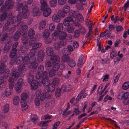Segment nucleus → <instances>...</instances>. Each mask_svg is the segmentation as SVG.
<instances>
[{
    "label": "nucleus",
    "instance_id": "f257e3e1",
    "mask_svg": "<svg viewBox=\"0 0 129 129\" xmlns=\"http://www.w3.org/2000/svg\"><path fill=\"white\" fill-rule=\"evenodd\" d=\"M26 2H24L23 4L21 3L19 4L16 8V10L19 11L22 9V13H19L16 17V20L20 21L23 17L24 18H27L29 17L30 11L26 9L27 5Z\"/></svg>",
    "mask_w": 129,
    "mask_h": 129
},
{
    "label": "nucleus",
    "instance_id": "f03ea898",
    "mask_svg": "<svg viewBox=\"0 0 129 129\" xmlns=\"http://www.w3.org/2000/svg\"><path fill=\"white\" fill-rule=\"evenodd\" d=\"M13 0H7L5 4H4L1 6V10L3 13L0 17L2 21L4 20L7 17L8 14L6 12L9 9H11L13 6L14 2Z\"/></svg>",
    "mask_w": 129,
    "mask_h": 129
},
{
    "label": "nucleus",
    "instance_id": "7ed1b4c3",
    "mask_svg": "<svg viewBox=\"0 0 129 129\" xmlns=\"http://www.w3.org/2000/svg\"><path fill=\"white\" fill-rule=\"evenodd\" d=\"M22 62L23 63H25L27 64L26 66L29 67L30 69H36L37 67L38 64L36 59L35 58L33 60L28 63L29 60V57L28 55H27L22 58Z\"/></svg>",
    "mask_w": 129,
    "mask_h": 129
},
{
    "label": "nucleus",
    "instance_id": "20e7f679",
    "mask_svg": "<svg viewBox=\"0 0 129 129\" xmlns=\"http://www.w3.org/2000/svg\"><path fill=\"white\" fill-rule=\"evenodd\" d=\"M46 1L47 0H41L40 2L41 9L42 11H44L43 15L45 17L49 15L51 12V9L47 7Z\"/></svg>",
    "mask_w": 129,
    "mask_h": 129
},
{
    "label": "nucleus",
    "instance_id": "39448f33",
    "mask_svg": "<svg viewBox=\"0 0 129 129\" xmlns=\"http://www.w3.org/2000/svg\"><path fill=\"white\" fill-rule=\"evenodd\" d=\"M35 35L34 30L32 28H30L28 30V36L29 39V45L32 46L36 42V39L34 38Z\"/></svg>",
    "mask_w": 129,
    "mask_h": 129
},
{
    "label": "nucleus",
    "instance_id": "423d86ee",
    "mask_svg": "<svg viewBox=\"0 0 129 129\" xmlns=\"http://www.w3.org/2000/svg\"><path fill=\"white\" fill-rule=\"evenodd\" d=\"M6 66L4 64H2L0 67V73L3 74L4 73L3 78L1 79L2 81L4 79H6L8 77L10 74V71L9 69H6Z\"/></svg>",
    "mask_w": 129,
    "mask_h": 129
},
{
    "label": "nucleus",
    "instance_id": "0eeeda50",
    "mask_svg": "<svg viewBox=\"0 0 129 129\" xmlns=\"http://www.w3.org/2000/svg\"><path fill=\"white\" fill-rule=\"evenodd\" d=\"M7 18L8 19L7 20V22L5 23L4 25V28L5 30L7 29L8 28L10 25L14 24V22H15V17H12V14L10 13L8 16Z\"/></svg>",
    "mask_w": 129,
    "mask_h": 129
},
{
    "label": "nucleus",
    "instance_id": "6e6552de",
    "mask_svg": "<svg viewBox=\"0 0 129 129\" xmlns=\"http://www.w3.org/2000/svg\"><path fill=\"white\" fill-rule=\"evenodd\" d=\"M21 40L23 43V47L25 48L26 49H28L29 48V43H28V39L27 34L25 33H23L21 37Z\"/></svg>",
    "mask_w": 129,
    "mask_h": 129
},
{
    "label": "nucleus",
    "instance_id": "1a4fd4ad",
    "mask_svg": "<svg viewBox=\"0 0 129 129\" xmlns=\"http://www.w3.org/2000/svg\"><path fill=\"white\" fill-rule=\"evenodd\" d=\"M11 73L12 77H10L9 79V81L10 82L17 80L20 75V73L19 72H17L15 69H14L12 70Z\"/></svg>",
    "mask_w": 129,
    "mask_h": 129
},
{
    "label": "nucleus",
    "instance_id": "9d476101",
    "mask_svg": "<svg viewBox=\"0 0 129 129\" xmlns=\"http://www.w3.org/2000/svg\"><path fill=\"white\" fill-rule=\"evenodd\" d=\"M23 83V80L22 78H19L17 83L15 86V89L18 93H20L21 91L22 85Z\"/></svg>",
    "mask_w": 129,
    "mask_h": 129
},
{
    "label": "nucleus",
    "instance_id": "9b49d317",
    "mask_svg": "<svg viewBox=\"0 0 129 129\" xmlns=\"http://www.w3.org/2000/svg\"><path fill=\"white\" fill-rule=\"evenodd\" d=\"M12 38L9 37L7 34H5L2 37L1 39L2 44H6L9 41H12Z\"/></svg>",
    "mask_w": 129,
    "mask_h": 129
},
{
    "label": "nucleus",
    "instance_id": "f8f14e48",
    "mask_svg": "<svg viewBox=\"0 0 129 129\" xmlns=\"http://www.w3.org/2000/svg\"><path fill=\"white\" fill-rule=\"evenodd\" d=\"M36 70L34 69L33 71H30L28 73V83H31L34 81V74H36Z\"/></svg>",
    "mask_w": 129,
    "mask_h": 129
},
{
    "label": "nucleus",
    "instance_id": "ddd939ff",
    "mask_svg": "<svg viewBox=\"0 0 129 129\" xmlns=\"http://www.w3.org/2000/svg\"><path fill=\"white\" fill-rule=\"evenodd\" d=\"M39 86H41L43 84L44 86L46 87H47L50 83V80L48 78L39 80Z\"/></svg>",
    "mask_w": 129,
    "mask_h": 129
},
{
    "label": "nucleus",
    "instance_id": "4468645a",
    "mask_svg": "<svg viewBox=\"0 0 129 129\" xmlns=\"http://www.w3.org/2000/svg\"><path fill=\"white\" fill-rule=\"evenodd\" d=\"M66 43L63 41H60L59 43H56L54 45V47L56 49L58 50L62 46H63L66 45Z\"/></svg>",
    "mask_w": 129,
    "mask_h": 129
},
{
    "label": "nucleus",
    "instance_id": "2eb2a0df",
    "mask_svg": "<svg viewBox=\"0 0 129 129\" xmlns=\"http://www.w3.org/2000/svg\"><path fill=\"white\" fill-rule=\"evenodd\" d=\"M44 69V66L42 65H40L38 67L37 71L38 73L35 76V77L36 79H39V78H40L41 73L43 71Z\"/></svg>",
    "mask_w": 129,
    "mask_h": 129
},
{
    "label": "nucleus",
    "instance_id": "dca6fc26",
    "mask_svg": "<svg viewBox=\"0 0 129 129\" xmlns=\"http://www.w3.org/2000/svg\"><path fill=\"white\" fill-rule=\"evenodd\" d=\"M71 86L70 85H63L61 87V89L62 91L65 92H69L70 90Z\"/></svg>",
    "mask_w": 129,
    "mask_h": 129
},
{
    "label": "nucleus",
    "instance_id": "f3484780",
    "mask_svg": "<svg viewBox=\"0 0 129 129\" xmlns=\"http://www.w3.org/2000/svg\"><path fill=\"white\" fill-rule=\"evenodd\" d=\"M73 19L70 17H68L66 18L63 21V23L64 25L65 26H69L70 25L71 21H73Z\"/></svg>",
    "mask_w": 129,
    "mask_h": 129
},
{
    "label": "nucleus",
    "instance_id": "a211bd4d",
    "mask_svg": "<svg viewBox=\"0 0 129 129\" xmlns=\"http://www.w3.org/2000/svg\"><path fill=\"white\" fill-rule=\"evenodd\" d=\"M26 65L27 64L25 63H23V64H21L18 68V71L20 73L21 72L25 71L29 67L28 66H26Z\"/></svg>",
    "mask_w": 129,
    "mask_h": 129
},
{
    "label": "nucleus",
    "instance_id": "6ab92c4d",
    "mask_svg": "<svg viewBox=\"0 0 129 129\" xmlns=\"http://www.w3.org/2000/svg\"><path fill=\"white\" fill-rule=\"evenodd\" d=\"M44 57V53L42 51H39L38 54V61L40 62L42 61Z\"/></svg>",
    "mask_w": 129,
    "mask_h": 129
},
{
    "label": "nucleus",
    "instance_id": "aec40b11",
    "mask_svg": "<svg viewBox=\"0 0 129 129\" xmlns=\"http://www.w3.org/2000/svg\"><path fill=\"white\" fill-rule=\"evenodd\" d=\"M51 60L53 63L58 62L60 61L59 57L58 55L54 54L51 56Z\"/></svg>",
    "mask_w": 129,
    "mask_h": 129
},
{
    "label": "nucleus",
    "instance_id": "412c9836",
    "mask_svg": "<svg viewBox=\"0 0 129 129\" xmlns=\"http://www.w3.org/2000/svg\"><path fill=\"white\" fill-rule=\"evenodd\" d=\"M40 83L39 81H37L35 80H34L30 84L31 87V88L33 89H36L38 87V85H39Z\"/></svg>",
    "mask_w": 129,
    "mask_h": 129
},
{
    "label": "nucleus",
    "instance_id": "4be33fe9",
    "mask_svg": "<svg viewBox=\"0 0 129 129\" xmlns=\"http://www.w3.org/2000/svg\"><path fill=\"white\" fill-rule=\"evenodd\" d=\"M106 36H107L108 38H111V33L108 29H106L104 32L101 33L100 35V37H102Z\"/></svg>",
    "mask_w": 129,
    "mask_h": 129
},
{
    "label": "nucleus",
    "instance_id": "5701e85b",
    "mask_svg": "<svg viewBox=\"0 0 129 129\" xmlns=\"http://www.w3.org/2000/svg\"><path fill=\"white\" fill-rule=\"evenodd\" d=\"M33 16H39L40 13L39 11V8L37 7H35L33 9Z\"/></svg>",
    "mask_w": 129,
    "mask_h": 129
},
{
    "label": "nucleus",
    "instance_id": "b1692460",
    "mask_svg": "<svg viewBox=\"0 0 129 129\" xmlns=\"http://www.w3.org/2000/svg\"><path fill=\"white\" fill-rule=\"evenodd\" d=\"M13 17H15V22H14V26H17V28H18L19 27V28L20 27H21L24 24V22L23 21H21L20 22H19V21H17L16 20V16H13ZM14 21H15V20Z\"/></svg>",
    "mask_w": 129,
    "mask_h": 129
},
{
    "label": "nucleus",
    "instance_id": "393cba45",
    "mask_svg": "<svg viewBox=\"0 0 129 129\" xmlns=\"http://www.w3.org/2000/svg\"><path fill=\"white\" fill-rule=\"evenodd\" d=\"M6 44L4 47V50L6 52L8 51L11 47L12 45V42L9 41Z\"/></svg>",
    "mask_w": 129,
    "mask_h": 129
},
{
    "label": "nucleus",
    "instance_id": "a878e982",
    "mask_svg": "<svg viewBox=\"0 0 129 129\" xmlns=\"http://www.w3.org/2000/svg\"><path fill=\"white\" fill-rule=\"evenodd\" d=\"M48 72L45 71L43 72L42 74L40 75V78L39 79V80L42 79H45L46 78H48Z\"/></svg>",
    "mask_w": 129,
    "mask_h": 129
},
{
    "label": "nucleus",
    "instance_id": "bb28decb",
    "mask_svg": "<svg viewBox=\"0 0 129 129\" xmlns=\"http://www.w3.org/2000/svg\"><path fill=\"white\" fill-rule=\"evenodd\" d=\"M21 35V31H16L13 36L14 40L15 41H17Z\"/></svg>",
    "mask_w": 129,
    "mask_h": 129
},
{
    "label": "nucleus",
    "instance_id": "cd10ccee",
    "mask_svg": "<svg viewBox=\"0 0 129 129\" xmlns=\"http://www.w3.org/2000/svg\"><path fill=\"white\" fill-rule=\"evenodd\" d=\"M68 62V64L70 67H74L76 65V62L75 60L73 59H70Z\"/></svg>",
    "mask_w": 129,
    "mask_h": 129
},
{
    "label": "nucleus",
    "instance_id": "c85d7f7f",
    "mask_svg": "<svg viewBox=\"0 0 129 129\" xmlns=\"http://www.w3.org/2000/svg\"><path fill=\"white\" fill-rule=\"evenodd\" d=\"M67 36V33L64 32L63 31L59 35V38L60 40L63 41V40L66 39Z\"/></svg>",
    "mask_w": 129,
    "mask_h": 129
},
{
    "label": "nucleus",
    "instance_id": "c756f323",
    "mask_svg": "<svg viewBox=\"0 0 129 129\" xmlns=\"http://www.w3.org/2000/svg\"><path fill=\"white\" fill-rule=\"evenodd\" d=\"M50 35L49 31L48 30H46L43 34V38L46 40L49 37Z\"/></svg>",
    "mask_w": 129,
    "mask_h": 129
},
{
    "label": "nucleus",
    "instance_id": "7c9ffc66",
    "mask_svg": "<svg viewBox=\"0 0 129 129\" xmlns=\"http://www.w3.org/2000/svg\"><path fill=\"white\" fill-rule=\"evenodd\" d=\"M52 18L53 20L56 22H59L60 21V17L56 14L54 15Z\"/></svg>",
    "mask_w": 129,
    "mask_h": 129
},
{
    "label": "nucleus",
    "instance_id": "2f4dec72",
    "mask_svg": "<svg viewBox=\"0 0 129 129\" xmlns=\"http://www.w3.org/2000/svg\"><path fill=\"white\" fill-rule=\"evenodd\" d=\"M129 98V92H126L122 94L121 96V99H124V101L125 100H127Z\"/></svg>",
    "mask_w": 129,
    "mask_h": 129
},
{
    "label": "nucleus",
    "instance_id": "473e14b6",
    "mask_svg": "<svg viewBox=\"0 0 129 129\" xmlns=\"http://www.w3.org/2000/svg\"><path fill=\"white\" fill-rule=\"evenodd\" d=\"M46 52L48 55L51 56L53 54V49L50 47H48L46 49Z\"/></svg>",
    "mask_w": 129,
    "mask_h": 129
},
{
    "label": "nucleus",
    "instance_id": "72a5a7b5",
    "mask_svg": "<svg viewBox=\"0 0 129 129\" xmlns=\"http://www.w3.org/2000/svg\"><path fill=\"white\" fill-rule=\"evenodd\" d=\"M46 23L45 20H43L41 21L40 23L39 27L40 29L41 30L43 29L45 26Z\"/></svg>",
    "mask_w": 129,
    "mask_h": 129
},
{
    "label": "nucleus",
    "instance_id": "f704fd0d",
    "mask_svg": "<svg viewBox=\"0 0 129 129\" xmlns=\"http://www.w3.org/2000/svg\"><path fill=\"white\" fill-rule=\"evenodd\" d=\"M17 52V50L12 49L9 54V56L11 58H13L15 56Z\"/></svg>",
    "mask_w": 129,
    "mask_h": 129
},
{
    "label": "nucleus",
    "instance_id": "c9c22d12",
    "mask_svg": "<svg viewBox=\"0 0 129 129\" xmlns=\"http://www.w3.org/2000/svg\"><path fill=\"white\" fill-rule=\"evenodd\" d=\"M55 86L52 83L50 84L48 86V90L50 92H52L55 89Z\"/></svg>",
    "mask_w": 129,
    "mask_h": 129
},
{
    "label": "nucleus",
    "instance_id": "e433bc0d",
    "mask_svg": "<svg viewBox=\"0 0 129 129\" xmlns=\"http://www.w3.org/2000/svg\"><path fill=\"white\" fill-rule=\"evenodd\" d=\"M62 61L65 62H67L69 60L70 58L68 55H63L62 57Z\"/></svg>",
    "mask_w": 129,
    "mask_h": 129
},
{
    "label": "nucleus",
    "instance_id": "4c0bfd02",
    "mask_svg": "<svg viewBox=\"0 0 129 129\" xmlns=\"http://www.w3.org/2000/svg\"><path fill=\"white\" fill-rule=\"evenodd\" d=\"M20 99L18 96H16L14 98L13 101V103L15 105H18L19 103Z\"/></svg>",
    "mask_w": 129,
    "mask_h": 129
},
{
    "label": "nucleus",
    "instance_id": "58836bf2",
    "mask_svg": "<svg viewBox=\"0 0 129 129\" xmlns=\"http://www.w3.org/2000/svg\"><path fill=\"white\" fill-rule=\"evenodd\" d=\"M58 33L56 32V31H55L52 35V40H54L57 39L59 36Z\"/></svg>",
    "mask_w": 129,
    "mask_h": 129
},
{
    "label": "nucleus",
    "instance_id": "ea45409f",
    "mask_svg": "<svg viewBox=\"0 0 129 129\" xmlns=\"http://www.w3.org/2000/svg\"><path fill=\"white\" fill-rule=\"evenodd\" d=\"M15 63L16 64H19L22 61V57L20 56H19L16 57H15Z\"/></svg>",
    "mask_w": 129,
    "mask_h": 129
},
{
    "label": "nucleus",
    "instance_id": "a19ab883",
    "mask_svg": "<svg viewBox=\"0 0 129 129\" xmlns=\"http://www.w3.org/2000/svg\"><path fill=\"white\" fill-rule=\"evenodd\" d=\"M35 43L36 42L33 44L32 45L34 44V45L33 46L32 48L33 49H34L35 50L36 49H37L38 48H40L42 45L40 43Z\"/></svg>",
    "mask_w": 129,
    "mask_h": 129
},
{
    "label": "nucleus",
    "instance_id": "79ce46f5",
    "mask_svg": "<svg viewBox=\"0 0 129 129\" xmlns=\"http://www.w3.org/2000/svg\"><path fill=\"white\" fill-rule=\"evenodd\" d=\"M28 97V94L25 92L23 93L21 96V100H26Z\"/></svg>",
    "mask_w": 129,
    "mask_h": 129
},
{
    "label": "nucleus",
    "instance_id": "37998d69",
    "mask_svg": "<svg viewBox=\"0 0 129 129\" xmlns=\"http://www.w3.org/2000/svg\"><path fill=\"white\" fill-rule=\"evenodd\" d=\"M62 53L63 55H68L70 54V53L69 51H68V49L64 48L62 50Z\"/></svg>",
    "mask_w": 129,
    "mask_h": 129
},
{
    "label": "nucleus",
    "instance_id": "c03bdc74",
    "mask_svg": "<svg viewBox=\"0 0 129 129\" xmlns=\"http://www.w3.org/2000/svg\"><path fill=\"white\" fill-rule=\"evenodd\" d=\"M61 89L59 88H57L56 90L55 95L57 97H59L61 95Z\"/></svg>",
    "mask_w": 129,
    "mask_h": 129
},
{
    "label": "nucleus",
    "instance_id": "a18cd8bd",
    "mask_svg": "<svg viewBox=\"0 0 129 129\" xmlns=\"http://www.w3.org/2000/svg\"><path fill=\"white\" fill-rule=\"evenodd\" d=\"M129 87V82H127L124 83L122 85V88L124 90L128 89Z\"/></svg>",
    "mask_w": 129,
    "mask_h": 129
},
{
    "label": "nucleus",
    "instance_id": "49530a36",
    "mask_svg": "<svg viewBox=\"0 0 129 129\" xmlns=\"http://www.w3.org/2000/svg\"><path fill=\"white\" fill-rule=\"evenodd\" d=\"M51 66V62L49 61H47L45 63V67L46 69L47 70H48Z\"/></svg>",
    "mask_w": 129,
    "mask_h": 129
},
{
    "label": "nucleus",
    "instance_id": "de8ad7c7",
    "mask_svg": "<svg viewBox=\"0 0 129 129\" xmlns=\"http://www.w3.org/2000/svg\"><path fill=\"white\" fill-rule=\"evenodd\" d=\"M50 5L51 7H55L57 3V0H50Z\"/></svg>",
    "mask_w": 129,
    "mask_h": 129
},
{
    "label": "nucleus",
    "instance_id": "09e8293b",
    "mask_svg": "<svg viewBox=\"0 0 129 129\" xmlns=\"http://www.w3.org/2000/svg\"><path fill=\"white\" fill-rule=\"evenodd\" d=\"M51 121V120L45 121H41L40 122L41 125L43 127H47L48 126L47 123H49Z\"/></svg>",
    "mask_w": 129,
    "mask_h": 129
},
{
    "label": "nucleus",
    "instance_id": "8fccbe9b",
    "mask_svg": "<svg viewBox=\"0 0 129 129\" xmlns=\"http://www.w3.org/2000/svg\"><path fill=\"white\" fill-rule=\"evenodd\" d=\"M57 31L59 32L62 31L63 29V24L62 23H59L57 26Z\"/></svg>",
    "mask_w": 129,
    "mask_h": 129
},
{
    "label": "nucleus",
    "instance_id": "3c124183",
    "mask_svg": "<svg viewBox=\"0 0 129 129\" xmlns=\"http://www.w3.org/2000/svg\"><path fill=\"white\" fill-rule=\"evenodd\" d=\"M28 28V26L26 25H23L21 28V32L25 33Z\"/></svg>",
    "mask_w": 129,
    "mask_h": 129
},
{
    "label": "nucleus",
    "instance_id": "603ef678",
    "mask_svg": "<svg viewBox=\"0 0 129 129\" xmlns=\"http://www.w3.org/2000/svg\"><path fill=\"white\" fill-rule=\"evenodd\" d=\"M76 17L77 19L80 21H82L83 20V18L82 15L79 13L76 14Z\"/></svg>",
    "mask_w": 129,
    "mask_h": 129
},
{
    "label": "nucleus",
    "instance_id": "864d4df0",
    "mask_svg": "<svg viewBox=\"0 0 129 129\" xmlns=\"http://www.w3.org/2000/svg\"><path fill=\"white\" fill-rule=\"evenodd\" d=\"M59 64L57 63H56L54 64L52 67V69L55 71H56L59 69Z\"/></svg>",
    "mask_w": 129,
    "mask_h": 129
},
{
    "label": "nucleus",
    "instance_id": "5fc2aeb1",
    "mask_svg": "<svg viewBox=\"0 0 129 129\" xmlns=\"http://www.w3.org/2000/svg\"><path fill=\"white\" fill-rule=\"evenodd\" d=\"M59 79L57 78H54L53 81V83L55 86L57 85L59 83Z\"/></svg>",
    "mask_w": 129,
    "mask_h": 129
},
{
    "label": "nucleus",
    "instance_id": "6e6d98bb",
    "mask_svg": "<svg viewBox=\"0 0 129 129\" xmlns=\"http://www.w3.org/2000/svg\"><path fill=\"white\" fill-rule=\"evenodd\" d=\"M70 7L68 6H65L62 9L63 11L66 13H67L70 11Z\"/></svg>",
    "mask_w": 129,
    "mask_h": 129
},
{
    "label": "nucleus",
    "instance_id": "4d7b16f0",
    "mask_svg": "<svg viewBox=\"0 0 129 129\" xmlns=\"http://www.w3.org/2000/svg\"><path fill=\"white\" fill-rule=\"evenodd\" d=\"M111 59H112L113 58L117 56V52L115 50L113 51L110 54Z\"/></svg>",
    "mask_w": 129,
    "mask_h": 129
},
{
    "label": "nucleus",
    "instance_id": "13d9d810",
    "mask_svg": "<svg viewBox=\"0 0 129 129\" xmlns=\"http://www.w3.org/2000/svg\"><path fill=\"white\" fill-rule=\"evenodd\" d=\"M84 59V57L82 55H80L78 60V63L79 64L82 65Z\"/></svg>",
    "mask_w": 129,
    "mask_h": 129
},
{
    "label": "nucleus",
    "instance_id": "bf43d9fd",
    "mask_svg": "<svg viewBox=\"0 0 129 129\" xmlns=\"http://www.w3.org/2000/svg\"><path fill=\"white\" fill-rule=\"evenodd\" d=\"M58 15L59 16L62 17H64L66 14V13L62 11H59L58 12Z\"/></svg>",
    "mask_w": 129,
    "mask_h": 129
},
{
    "label": "nucleus",
    "instance_id": "052dcab7",
    "mask_svg": "<svg viewBox=\"0 0 129 129\" xmlns=\"http://www.w3.org/2000/svg\"><path fill=\"white\" fill-rule=\"evenodd\" d=\"M36 50L34 49H31L30 50L29 55L30 57H34L35 56Z\"/></svg>",
    "mask_w": 129,
    "mask_h": 129
},
{
    "label": "nucleus",
    "instance_id": "680f3d73",
    "mask_svg": "<svg viewBox=\"0 0 129 129\" xmlns=\"http://www.w3.org/2000/svg\"><path fill=\"white\" fill-rule=\"evenodd\" d=\"M20 103L21 106L22 107L24 108L27 106V103L26 100H21Z\"/></svg>",
    "mask_w": 129,
    "mask_h": 129
},
{
    "label": "nucleus",
    "instance_id": "e2e57ef3",
    "mask_svg": "<svg viewBox=\"0 0 129 129\" xmlns=\"http://www.w3.org/2000/svg\"><path fill=\"white\" fill-rule=\"evenodd\" d=\"M6 83L5 81H3V82H2L0 83V89L1 90L3 89V88H5Z\"/></svg>",
    "mask_w": 129,
    "mask_h": 129
},
{
    "label": "nucleus",
    "instance_id": "0e129e2a",
    "mask_svg": "<svg viewBox=\"0 0 129 129\" xmlns=\"http://www.w3.org/2000/svg\"><path fill=\"white\" fill-rule=\"evenodd\" d=\"M106 120H108L109 121H111L112 122V123L117 128H120V127L116 124V122L115 121L112 120L110 118H106Z\"/></svg>",
    "mask_w": 129,
    "mask_h": 129
},
{
    "label": "nucleus",
    "instance_id": "69168bd1",
    "mask_svg": "<svg viewBox=\"0 0 129 129\" xmlns=\"http://www.w3.org/2000/svg\"><path fill=\"white\" fill-rule=\"evenodd\" d=\"M9 109V105L6 104L5 105L4 107V112L7 113L8 112Z\"/></svg>",
    "mask_w": 129,
    "mask_h": 129
},
{
    "label": "nucleus",
    "instance_id": "338daca9",
    "mask_svg": "<svg viewBox=\"0 0 129 129\" xmlns=\"http://www.w3.org/2000/svg\"><path fill=\"white\" fill-rule=\"evenodd\" d=\"M59 66L60 67H59V68L60 70L62 71L63 70H64L65 68V64L63 62H62L60 63L59 65Z\"/></svg>",
    "mask_w": 129,
    "mask_h": 129
},
{
    "label": "nucleus",
    "instance_id": "774afa93",
    "mask_svg": "<svg viewBox=\"0 0 129 129\" xmlns=\"http://www.w3.org/2000/svg\"><path fill=\"white\" fill-rule=\"evenodd\" d=\"M55 28V26L53 23H51L49 25V30L51 31H53Z\"/></svg>",
    "mask_w": 129,
    "mask_h": 129
}]
</instances>
